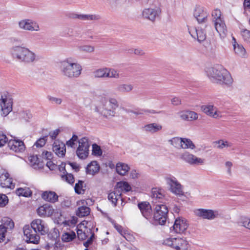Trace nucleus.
I'll use <instances>...</instances> for the list:
<instances>
[{
	"label": "nucleus",
	"mask_w": 250,
	"mask_h": 250,
	"mask_svg": "<svg viewBox=\"0 0 250 250\" xmlns=\"http://www.w3.org/2000/svg\"><path fill=\"white\" fill-rule=\"evenodd\" d=\"M152 202L155 205L154 219L156 223L164 225L167 218L168 209L163 190L161 189L153 188L152 190Z\"/></svg>",
	"instance_id": "1"
},
{
	"label": "nucleus",
	"mask_w": 250,
	"mask_h": 250,
	"mask_svg": "<svg viewBox=\"0 0 250 250\" xmlns=\"http://www.w3.org/2000/svg\"><path fill=\"white\" fill-rule=\"evenodd\" d=\"M205 72L208 77L214 83L229 85L233 82L229 73L221 65L207 67Z\"/></svg>",
	"instance_id": "2"
},
{
	"label": "nucleus",
	"mask_w": 250,
	"mask_h": 250,
	"mask_svg": "<svg viewBox=\"0 0 250 250\" xmlns=\"http://www.w3.org/2000/svg\"><path fill=\"white\" fill-rule=\"evenodd\" d=\"M60 68L63 76L68 78H78L82 73V66L73 61L71 58H67L60 62Z\"/></svg>",
	"instance_id": "3"
},
{
	"label": "nucleus",
	"mask_w": 250,
	"mask_h": 250,
	"mask_svg": "<svg viewBox=\"0 0 250 250\" xmlns=\"http://www.w3.org/2000/svg\"><path fill=\"white\" fill-rule=\"evenodd\" d=\"M11 53L13 58L26 63H33L37 60V55L26 47L14 46L11 49Z\"/></svg>",
	"instance_id": "4"
},
{
	"label": "nucleus",
	"mask_w": 250,
	"mask_h": 250,
	"mask_svg": "<svg viewBox=\"0 0 250 250\" xmlns=\"http://www.w3.org/2000/svg\"><path fill=\"white\" fill-rule=\"evenodd\" d=\"M212 17L216 30L221 38H225L227 36L228 31L221 11L218 9L214 10L212 12Z\"/></svg>",
	"instance_id": "5"
},
{
	"label": "nucleus",
	"mask_w": 250,
	"mask_h": 250,
	"mask_svg": "<svg viewBox=\"0 0 250 250\" xmlns=\"http://www.w3.org/2000/svg\"><path fill=\"white\" fill-rule=\"evenodd\" d=\"M165 245L171 247L176 250H188V242L182 238H168L163 241Z\"/></svg>",
	"instance_id": "6"
},
{
	"label": "nucleus",
	"mask_w": 250,
	"mask_h": 250,
	"mask_svg": "<svg viewBox=\"0 0 250 250\" xmlns=\"http://www.w3.org/2000/svg\"><path fill=\"white\" fill-rule=\"evenodd\" d=\"M18 25L19 28L23 30L37 32L40 30L38 23L30 19L21 20L18 21Z\"/></svg>",
	"instance_id": "7"
},
{
	"label": "nucleus",
	"mask_w": 250,
	"mask_h": 250,
	"mask_svg": "<svg viewBox=\"0 0 250 250\" xmlns=\"http://www.w3.org/2000/svg\"><path fill=\"white\" fill-rule=\"evenodd\" d=\"M13 100L10 96L3 94L0 99V106L1 115L5 117L12 110Z\"/></svg>",
	"instance_id": "8"
},
{
	"label": "nucleus",
	"mask_w": 250,
	"mask_h": 250,
	"mask_svg": "<svg viewBox=\"0 0 250 250\" xmlns=\"http://www.w3.org/2000/svg\"><path fill=\"white\" fill-rule=\"evenodd\" d=\"M79 146L76 150L78 157L81 159L86 158L89 154V148L90 145L88 139L86 137H83L78 141Z\"/></svg>",
	"instance_id": "9"
},
{
	"label": "nucleus",
	"mask_w": 250,
	"mask_h": 250,
	"mask_svg": "<svg viewBox=\"0 0 250 250\" xmlns=\"http://www.w3.org/2000/svg\"><path fill=\"white\" fill-rule=\"evenodd\" d=\"M167 184L169 186V189L171 192L177 195H183L184 192L183 188L177 179L172 176L166 177Z\"/></svg>",
	"instance_id": "10"
},
{
	"label": "nucleus",
	"mask_w": 250,
	"mask_h": 250,
	"mask_svg": "<svg viewBox=\"0 0 250 250\" xmlns=\"http://www.w3.org/2000/svg\"><path fill=\"white\" fill-rule=\"evenodd\" d=\"M24 236L26 237V241L27 243L38 244L40 241V236L38 233L31 227L25 225L23 228Z\"/></svg>",
	"instance_id": "11"
},
{
	"label": "nucleus",
	"mask_w": 250,
	"mask_h": 250,
	"mask_svg": "<svg viewBox=\"0 0 250 250\" xmlns=\"http://www.w3.org/2000/svg\"><path fill=\"white\" fill-rule=\"evenodd\" d=\"M194 213L196 216L207 220H213L216 218L218 214L217 211L204 208L196 209Z\"/></svg>",
	"instance_id": "12"
},
{
	"label": "nucleus",
	"mask_w": 250,
	"mask_h": 250,
	"mask_svg": "<svg viewBox=\"0 0 250 250\" xmlns=\"http://www.w3.org/2000/svg\"><path fill=\"white\" fill-rule=\"evenodd\" d=\"M36 231L41 235H45L48 232V228L45 222L39 219L34 220L31 223V226Z\"/></svg>",
	"instance_id": "13"
},
{
	"label": "nucleus",
	"mask_w": 250,
	"mask_h": 250,
	"mask_svg": "<svg viewBox=\"0 0 250 250\" xmlns=\"http://www.w3.org/2000/svg\"><path fill=\"white\" fill-rule=\"evenodd\" d=\"M95 111L105 118L113 117L115 114V111L110 107L107 102L97 106L95 108Z\"/></svg>",
	"instance_id": "14"
},
{
	"label": "nucleus",
	"mask_w": 250,
	"mask_h": 250,
	"mask_svg": "<svg viewBox=\"0 0 250 250\" xmlns=\"http://www.w3.org/2000/svg\"><path fill=\"white\" fill-rule=\"evenodd\" d=\"M188 32L191 36L201 42L205 41L206 39V33L201 28L199 27H190L188 28Z\"/></svg>",
	"instance_id": "15"
},
{
	"label": "nucleus",
	"mask_w": 250,
	"mask_h": 250,
	"mask_svg": "<svg viewBox=\"0 0 250 250\" xmlns=\"http://www.w3.org/2000/svg\"><path fill=\"white\" fill-rule=\"evenodd\" d=\"M188 227L186 219L183 218H177L173 225L172 228L176 233L181 234L185 231Z\"/></svg>",
	"instance_id": "16"
},
{
	"label": "nucleus",
	"mask_w": 250,
	"mask_h": 250,
	"mask_svg": "<svg viewBox=\"0 0 250 250\" xmlns=\"http://www.w3.org/2000/svg\"><path fill=\"white\" fill-rule=\"evenodd\" d=\"M7 144L9 148L15 152H22L25 148L24 143L20 140H10Z\"/></svg>",
	"instance_id": "17"
},
{
	"label": "nucleus",
	"mask_w": 250,
	"mask_h": 250,
	"mask_svg": "<svg viewBox=\"0 0 250 250\" xmlns=\"http://www.w3.org/2000/svg\"><path fill=\"white\" fill-rule=\"evenodd\" d=\"M0 185L3 188H14L15 184L12 183V179L9 177V174L4 170L0 175Z\"/></svg>",
	"instance_id": "18"
},
{
	"label": "nucleus",
	"mask_w": 250,
	"mask_h": 250,
	"mask_svg": "<svg viewBox=\"0 0 250 250\" xmlns=\"http://www.w3.org/2000/svg\"><path fill=\"white\" fill-rule=\"evenodd\" d=\"M181 159L190 165L202 164L204 160L201 158H198L192 154L186 152L182 154Z\"/></svg>",
	"instance_id": "19"
},
{
	"label": "nucleus",
	"mask_w": 250,
	"mask_h": 250,
	"mask_svg": "<svg viewBox=\"0 0 250 250\" xmlns=\"http://www.w3.org/2000/svg\"><path fill=\"white\" fill-rule=\"evenodd\" d=\"M54 152L59 157H63L66 153L65 145L59 140H55L52 146Z\"/></svg>",
	"instance_id": "20"
},
{
	"label": "nucleus",
	"mask_w": 250,
	"mask_h": 250,
	"mask_svg": "<svg viewBox=\"0 0 250 250\" xmlns=\"http://www.w3.org/2000/svg\"><path fill=\"white\" fill-rule=\"evenodd\" d=\"M201 109L204 113L210 117L214 118H217L220 117V114L216 108L212 104L203 105L201 106Z\"/></svg>",
	"instance_id": "21"
},
{
	"label": "nucleus",
	"mask_w": 250,
	"mask_h": 250,
	"mask_svg": "<svg viewBox=\"0 0 250 250\" xmlns=\"http://www.w3.org/2000/svg\"><path fill=\"white\" fill-rule=\"evenodd\" d=\"M160 13L161 11L159 8H146L143 12V16L151 21H154Z\"/></svg>",
	"instance_id": "22"
},
{
	"label": "nucleus",
	"mask_w": 250,
	"mask_h": 250,
	"mask_svg": "<svg viewBox=\"0 0 250 250\" xmlns=\"http://www.w3.org/2000/svg\"><path fill=\"white\" fill-rule=\"evenodd\" d=\"M193 15L199 23H202L207 20L208 14L204 10L203 7L200 6H196Z\"/></svg>",
	"instance_id": "23"
},
{
	"label": "nucleus",
	"mask_w": 250,
	"mask_h": 250,
	"mask_svg": "<svg viewBox=\"0 0 250 250\" xmlns=\"http://www.w3.org/2000/svg\"><path fill=\"white\" fill-rule=\"evenodd\" d=\"M178 114L180 118L184 121H193L198 118V115L196 112L189 110L181 111Z\"/></svg>",
	"instance_id": "24"
},
{
	"label": "nucleus",
	"mask_w": 250,
	"mask_h": 250,
	"mask_svg": "<svg viewBox=\"0 0 250 250\" xmlns=\"http://www.w3.org/2000/svg\"><path fill=\"white\" fill-rule=\"evenodd\" d=\"M143 216L148 219L151 215L152 209L149 203L147 202H142L138 205Z\"/></svg>",
	"instance_id": "25"
},
{
	"label": "nucleus",
	"mask_w": 250,
	"mask_h": 250,
	"mask_svg": "<svg viewBox=\"0 0 250 250\" xmlns=\"http://www.w3.org/2000/svg\"><path fill=\"white\" fill-rule=\"evenodd\" d=\"M142 129L146 133L154 134L162 129V125L155 123H150L144 126Z\"/></svg>",
	"instance_id": "26"
},
{
	"label": "nucleus",
	"mask_w": 250,
	"mask_h": 250,
	"mask_svg": "<svg viewBox=\"0 0 250 250\" xmlns=\"http://www.w3.org/2000/svg\"><path fill=\"white\" fill-rule=\"evenodd\" d=\"M70 18L73 19H79L82 21H94L100 19V16L97 15L93 14H77L72 13Z\"/></svg>",
	"instance_id": "27"
},
{
	"label": "nucleus",
	"mask_w": 250,
	"mask_h": 250,
	"mask_svg": "<svg viewBox=\"0 0 250 250\" xmlns=\"http://www.w3.org/2000/svg\"><path fill=\"white\" fill-rule=\"evenodd\" d=\"M121 196L122 192L121 190L119 188H116L114 191L108 194V199L115 207L117 205V202L119 199H121V201H123V198Z\"/></svg>",
	"instance_id": "28"
},
{
	"label": "nucleus",
	"mask_w": 250,
	"mask_h": 250,
	"mask_svg": "<svg viewBox=\"0 0 250 250\" xmlns=\"http://www.w3.org/2000/svg\"><path fill=\"white\" fill-rule=\"evenodd\" d=\"M42 197L44 200L51 203H55L58 200V196L53 191H44L42 194Z\"/></svg>",
	"instance_id": "29"
},
{
	"label": "nucleus",
	"mask_w": 250,
	"mask_h": 250,
	"mask_svg": "<svg viewBox=\"0 0 250 250\" xmlns=\"http://www.w3.org/2000/svg\"><path fill=\"white\" fill-rule=\"evenodd\" d=\"M100 169V166L97 162L92 161L86 167V172L87 174L94 175L97 173Z\"/></svg>",
	"instance_id": "30"
},
{
	"label": "nucleus",
	"mask_w": 250,
	"mask_h": 250,
	"mask_svg": "<svg viewBox=\"0 0 250 250\" xmlns=\"http://www.w3.org/2000/svg\"><path fill=\"white\" fill-rule=\"evenodd\" d=\"M130 169V167L126 164L119 162L116 164V170L121 175H125Z\"/></svg>",
	"instance_id": "31"
},
{
	"label": "nucleus",
	"mask_w": 250,
	"mask_h": 250,
	"mask_svg": "<svg viewBox=\"0 0 250 250\" xmlns=\"http://www.w3.org/2000/svg\"><path fill=\"white\" fill-rule=\"evenodd\" d=\"M234 42L233 44V49L236 54L241 57L245 58L247 57L246 51L245 48L241 44H238L236 42L234 38H233Z\"/></svg>",
	"instance_id": "32"
},
{
	"label": "nucleus",
	"mask_w": 250,
	"mask_h": 250,
	"mask_svg": "<svg viewBox=\"0 0 250 250\" xmlns=\"http://www.w3.org/2000/svg\"><path fill=\"white\" fill-rule=\"evenodd\" d=\"M124 110L126 113H132L136 116L142 115L146 113H150V114H153L158 113V112H157L156 110H153V109H140L137 110L136 111H134V110H130L129 109L125 108V109H124Z\"/></svg>",
	"instance_id": "33"
},
{
	"label": "nucleus",
	"mask_w": 250,
	"mask_h": 250,
	"mask_svg": "<svg viewBox=\"0 0 250 250\" xmlns=\"http://www.w3.org/2000/svg\"><path fill=\"white\" fill-rule=\"evenodd\" d=\"M133 85L130 83H121L116 87V90L119 93H129L133 89Z\"/></svg>",
	"instance_id": "34"
},
{
	"label": "nucleus",
	"mask_w": 250,
	"mask_h": 250,
	"mask_svg": "<svg viewBox=\"0 0 250 250\" xmlns=\"http://www.w3.org/2000/svg\"><path fill=\"white\" fill-rule=\"evenodd\" d=\"M90 213L89 208L86 206H82L78 208L76 215L79 217H83L88 215Z\"/></svg>",
	"instance_id": "35"
},
{
	"label": "nucleus",
	"mask_w": 250,
	"mask_h": 250,
	"mask_svg": "<svg viewBox=\"0 0 250 250\" xmlns=\"http://www.w3.org/2000/svg\"><path fill=\"white\" fill-rule=\"evenodd\" d=\"M94 77L98 78H107L108 74L107 72V67L100 68L93 72Z\"/></svg>",
	"instance_id": "36"
},
{
	"label": "nucleus",
	"mask_w": 250,
	"mask_h": 250,
	"mask_svg": "<svg viewBox=\"0 0 250 250\" xmlns=\"http://www.w3.org/2000/svg\"><path fill=\"white\" fill-rule=\"evenodd\" d=\"M76 237V234L73 231L64 233L62 236V240L64 242H69L72 241Z\"/></svg>",
	"instance_id": "37"
},
{
	"label": "nucleus",
	"mask_w": 250,
	"mask_h": 250,
	"mask_svg": "<svg viewBox=\"0 0 250 250\" xmlns=\"http://www.w3.org/2000/svg\"><path fill=\"white\" fill-rule=\"evenodd\" d=\"M16 194L20 196L29 197L32 194V191L29 188L25 187L24 188H19L16 190Z\"/></svg>",
	"instance_id": "38"
},
{
	"label": "nucleus",
	"mask_w": 250,
	"mask_h": 250,
	"mask_svg": "<svg viewBox=\"0 0 250 250\" xmlns=\"http://www.w3.org/2000/svg\"><path fill=\"white\" fill-rule=\"evenodd\" d=\"M168 142L170 144L176 148L178 149L182 148L183 138L179 137H174Z\"/></svg>",
	"instance_id": "39"
},
{
	"label": "nucleus",
	"mask_w": 250,
	"mask_h": 250,
	"mask_svg": "<svg viewBox=\"0 0 250 250\" xmlns=\"http://www.w3.org/2000/svg\"><path fill=\"white\" fill-rule=\"evenodd\" d=\"M217 145L216 147L219 149H223L225 147H230L232 146V144L224 140H220L214 142Z\"/></svg>",
	"instance_id": "40"
},
{
	"label": "nucleus",
	"mask_w": 250,
	"mask_h": 250,
	"mask_svg": "<svg viewBox=\"0 0 250 250\" xmlns=\"http://www.w3.org/2000/svg\"><path fill=\"white\" fill-rule=\"evenodd\" d=\"M182 148L183 149H194L195 148V146L194 144L192 143L191 140L187 138H183L182 142Z\"/></svg>",
	"instance_id": "41"
},
{
	"label": "nucleus",
	"mask_w": 250,
	"mask_h": 250,
	"mask_svg": "<svg viewBox=\"0 0 250 250\" xmlns=\"http://www.w3.org/2000/svg\"><path fill=\"white\" fill-rule=\"evenodd\" d=\"M107 72L108 74V76H107V78L115 79H119L120 78L119 71L117 69L107 67Z\"/></svg>",
	"instance_id": "42"
},
{
	"label": "nucleus",
	"mask_w": 250,
	"mask_h": 250,
	"mask_svg": "<svg viewBox=\"0 0 250 250\" xmlns=\"http://www.w3.org/2000/svg\"><path fill=\"white\" fill-rule=\"evenodd\" d=\"M78 48L80 52L85 53H92L95 50V47L90 45H80Z\"/></svg>",
	"instance_id": "43"
},
{
	"label": "nucleus",
	"mask_w": 250,
	"mask_h": 250,
	"mask_svg": "<svg viewBox=\"0 0 250 250\" xmlns=\"http://www.w3.org/2000/svg\"><path fill=\"white\" fill-rule=\"evenodd\" d=\"M62 180L67 182L69 184H72L74 183L75 180L73 175L67 172L65 174L61 175Z\"/></svg>",
	"instance_id": "44"
},
{
	"label": "nucleus",
	"mask_w": 250,
	"mask_h": 250,
	"mask_svg": "<svg viewBox=\"0 0 250 250\" xmlns=\"http://www.w3.org/2000/svg\"><path fill=\"white\" fill-rule=\"evenodd\" d=\"M117 188L120 189L121 188L125 192H128L131 190V187L129 184L126 182H120L117 183Z\"/></svg>",
	"instance_id": "45"
},
{
	"label": "nucleus",
	"mask_w": 250,
	"mask_h": 250,
	"mask_svg": "<svg viewBox=\"0 0 250 250\" xmlns=\"http://www.w3.org/2000/svg\"><path fill=\"white\" fill-rule=\"evenodd\" d=\"M83 181L79 180L75 186V191L79 194H83L84 191V189H83Z\"/></svg>",
	"instance_id": "46"
},
{
	"label": "nucleus",
	"mask_w": 250,
	"mask_h": 250,
	"mask_svg": "<svg viewBox=\"0 0 250 250\" xmlns=\"http://www.w3.org/2000/svg\"><path fill=\"white\" fill-rule=\"evenodd\" d=\"M78 139V136L74 134L70 140L66 141V144L65 145L67 146H70L72 148H75L76 146V142H77Z\"/></svg>",
	"instance_id": "47"
},
{
	"label": "nucleus",
	"mask_w": 250,
	"mask_h": 250,
	"mask_svg": "<svg viewBox=\"0 0 250 250\" xmlns=\"http://www.w3.org/2000/svg\"><path fill=\"white\" fill-rule=\"evenodd\" d=\"M2 222L3 224L2 225H4L5 226V228L7 229H12L14 227V223L13 221L9 218H5L2 220Z\"/></svg>",
	"instance_id": "48"
},
{
	"label": "nucleus",
	"mask_w": 250,
	"mask_h": 250,
	"mask_svg": "<svg viewBox=\"0 0 250 250\" xmlns=\"http://www.w3.org/2000/svg\"><path fill=\"white\" fill-rule=\"evenodd\" d=\"M240 224L245 228L250 229V219L246 217H242L239 222Z\"/></svg>",
	"instance_id": "49"
},
{
	"label": "nucleus",
	"mask_w": 250,
	"mask_h": 250,
	"mask_svg": "<svg viewBox=\"0 0 250 250\" xmlns=\"http://www.w3.org/2000/svg\"><path fill=\"white\" fill-rule=\"evenodd\" d=\"M114 228L121 235L124 236V237L126 240H128V237L129 236V235H126L125 230L121 226L117 224H115Z\"/></svg>",
	"instance_id": "50"
},
{
	"label": "nucleus",
	"mask_w": 250,
	"mask_h": 250,
	"mask_svg": "<svg viewBox=\"0 0 250 250\" xmlns=\"http://www.w3.org/2000/svg\"><path fill=\"white\" fill-rule=\"evenodd\" d=\"M7 229L4 225H0V242H4Z\"/></svg>",
	"instance_id": "51"
},
{
	"label": "nucleus",
	"mask_w": 250,
	"mask_h": 250,
	"mask_svg": "<svg viewBox=\"0 0 250 250\" xmlns=\"http://www.w3.org/2000/svg\"><path fill=\"white\" fill-rule=\"evenodd\" d=\"M92 154L96 156H101L102 155V151L100 147L96 144L92 145Z\"/></svg>",
	"instance_id": "52"
},
{
	"label": "nucleus",
	"mask_w": 250,
	"mask_h": 250,
	"mask_svg": "<svg viewBox=\"0 0 250 250\" xmlns=\"http://www.w3.org/2000/svg\"><path fill=\"white\" fill-rule=\"evenodd\" d=\"M47 98L51 103L55 104L58 105L61 104L62 102L61 98L53 97L50 95L47 96Z\"/></svg>",
	"instance_id": "53"
},
{
	"label": "nucleus",
	"mask_w": 250,
	"mask_h": 250,
	"mask_svg": "<svg viewBox=\"0 0 250 250\" xmlns=\"http://www.w3.org/2000/svg\"><path fill=\"white\" fill-rule=\"evenodd\" d=\"M108 104L110 107L115 111L119 104L117 100L115 98H110L109 99V104Z\"/></svg>",
	"instance_id": "54"
},
{
	"label": "nucleus",
	"mask_w": 250,
	"mask_h": 250,
	"mask_svg": "<svg viewBox=\"0 0 250 250\" xmlns=\"http://www.w3.org/2000/svg\"><path fill=\"white\" fill-rule=\"evenodd\" d=\"M47 136L38 139L35 143L34 146H36L37 147H42L46 143L47 141Z\"/></svg>",
	"instance_id": "55"
},
{
	"label": "nucleus",
	"mask_w": 250,
	"mask_h": 250,
	"mask_svg": "<svg viewBox=\"0 0 250 250\" xmlns=\"http://www.w3.org/2000/svg\"><path fill=\"white\" fill-rule=\"evenodd\" d=\"M29 161L30 162L31 165L35 168L36 167V166H38L39 162L38 158L36 156L34 155L30 156L29 157Z\"/></svg>",
	"instance_id": "56"
},
{
	"label": "nucleus",
	"mask_w": 250,
	"mask_h": 250,
	"mask_svg": "<svg viewBox=\"0 0 250 250\" xmlns=\"http://www.w3.org/2000/svg\"><path fill=\"white\" fill-rule=\"evenodd\" d=\"M241 35L245 41L250 42V31L247 29H243Z\"/></svg>",
	"instance_id": "57"
},
{
	"label": "nucleus",
	"mask_w": 250,
	"mask_h": 250,
	"mask_svg": "<svg viewBox=\"0 0 250 250\" xmlns=\"http://www.w3.org/2000/svg\"><path fill=\"white\" fill-rule=\"evenodd\" d=\"M171 104L174 106H178L182 104V100L178 97H174L170 100Z\"/></svg>",
	"instance_id": "58"
},
{
	"label": "nucleus",
	"mask_w": 250,
	"mask_h": 250,
	"mask_svg": "<svg viewBox=\"0 0 250 250\" xmlns=\"http://www.w3.org/2000/svg\"><path fill=\"white\" fill-rule=\"evenodd\" d=\"M47 208L46 206H42L39 207L37 209V212L40 216H45L46 214Z\"/></svg>",
	"instance_id": "59"
},
{
	"label": "nucleus",
	"mask_w": 250,
	"mask_h": 250,
	"mask_svg": "<svg viewBox=\"0 0 250 250\" xmlns=\"http://www.w3.org/2000/svg\"><path fill=\"white\" fill-rule=\"evenodd\" d=\"M8 142L6 135L0 132V147L3 146L6 143H8Z\"/></svg>",
	"instance_id": "60"
},
{
	"label": "nucleus",
	"mask_w": 250,
	"mask_h": 250,
	"mask_svg": "<svg viewBox=\"0 0 250 250\" xmlns=\"http://www.w3.org/2000/svg\"><path fill=\"white\" fill-rule=\"evenodd\" d=\"M94 237V234L92 233L90 237L87 240V241L83 242V246L86 247L85 250H87V248L92 244L93 238Z\"/></svg>",
	"instance_id": "61"
},
{
	"label": "nucleus",
	"mask_w": 250,
	"mask_h": 250,
	"mask_svg": "<svg viewBox=\"0 0 250 250\" xmlns=\"http://www.w3.org/2000/svg\"><path fill=\"white\" fill-rule=\"evenodd\" d=\"M7 197L4 194H0V207H4L8 202Z\"/></svg>",
	"instance_id": "62"
},
{
	"label": "nucleus",
	"mask_w": 250,
	"mask_h": 250,
	"mask_svg": "<svg viewBox=\"0 0 250 250\" xmlns=\"http://www.w3.org/2000/svg\"><path fill=\"white\" fill-rule=\"evenodd\" d=\"M77 236L78 238L82 240H84L87 237V236L86 235L85 233L82 229H79L77 230Z\"/></svg>",
	"instance_id": "63"
},
{
	"label": "nucleus",
	"mask_w": 250,
	"mask_h": 250,
	"mask_svg": "<svg viewBox=\"0 0 250 250\" xmlns=\"http://www.w3.org/2000/svg\"><path fill=\"white\" fill-rule=\"evenodd\" d=\"M243 6L244 9V14H246L247 11L250 12V0H244Z\"/></svg>",
	"instance_id": "64"
}]
</instances>
